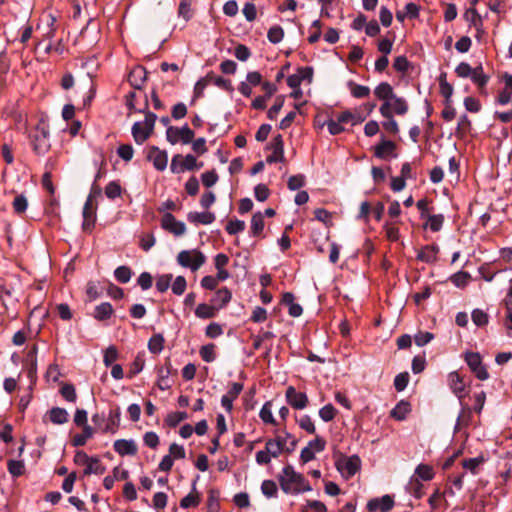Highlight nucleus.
I'll return each mask as SVG.
<instances>
[{
    "label": "nucleus",
    "instance_id": "nucleus-1",
    "mask_svg": "<svg viewBox=\"0 0 512 512\" xmlns=\"http://www.w3.org/2000/svg\"><path fill=\"white\" fill-rule=\"evenodd\" d=\"M278 481L282 491L286 494H300L312 490L305 477L294 470L291 465L282 468L278 475Z\"/></svg>",
    "mask_w": 512,
    "mask_h": 512
},
{
    "label": "nucleus",
    "instance_id": "nucleus-2",
    "mask_svg": "<svg viewBox=\"0 0 512 512\" xmlns=\"http://www.w3.org/2000/svg\"><path fill=\"white\" fill-rule=\"evenodd\" d=\"M138 112L145 114V120L143 122H135L132 126L131 133L137 144H143L152 134L157 116L148 111L147 99L145 100L144 108L139 109Z\"/></svg>",
    "mask_w": 512,
    "mask_h": 512
},
{
    "label": "nucleus",
    "instance_id": "nucleus-3",
    "mask_svg": "<svg viewBox=\"0 0 512 512\" xmlns=\"http://www.w3.org/2000/svg\"><path fill=\"white\" fill-rule=\"evenodd\" d=\"M31 145L37 155H45L50 150V131L45 121H40L31 134Z\"/></svg>",
    "mask_w": 512,
    "mask_h": 512
},
{
    "label": "nucleus",
    "instance_id": "nucleus-4",
    "mask_svg": "<svg viewBox=\"0 0 512 512\" xmlns=\"http://www.w3.org/2000/svg\"><path fill=\"white\" fill-rule=\"evenodd\" d=\"M176 260L181 267L195 272L206 262V256L198 249L182 250Z\"/></svg>",
    "mask_w": 512,
    "mask_h": 512
},
{
    "label": "nucleus",
    "instance_id": "nucleus-5",
    "mask_svg": "<svg viewBox=\"0 0 512 512\" xmlns=\"http://www.w3.org/2000/svg\"><path fill=\"white\" fill-rule=\"evenodd\" d=\"M283 452L284 449L279 440L275 438L268 439L265 444V449L256 453V462L259 465H267L271 462V458H277Z\"/></svg>",
    "mask_w": 512,
    "mask_h": 512
},
{
    "label": "nucleus",
    "instance_id": "nucleus-6",
    "mask_svg": "<svg viewBox=\"0 0 512 512\" xmlns=\"http://www.w3.org/2000/svg\"><path fill=\"white\" fill-rule=\"evenodd\" d=\"M195 169H198V161L194 155L187 154L183 157L180 154H176L172 157L170 164V170L172 173L179 174Z\"/></svg>",
    "mask_w": 512,
    "mask_h": 512
},
{
    "label": "nucleus",
    "instance_id": "nucleus-7",
    "mask_svg": "<svg viewBox=\"0 0 512 512\" xmlns=\"http://www.w3.org/2000/svg\"><path fill=\"white\" fill-rule=\"evenodd\" d=\"M465 361L471 371L479 380H487L489 373L486 367L482 363V358L477 352H467L465 355Z\"/></svg>",
    "mask_w": 512,
    "mask_h": 512
},
{
    "label": "nucleus",
    "instance_id": "nucleus-8",
    "mask_svg": "<svg viewBox=\"0 0 512 512\" xmlns=\"http://www.w3.org/2000/svg\"><path fill=\"white\" fill-rule=\"evenodd\" d=\"M336 466L343 476L350 478L359 471L361 460L357 455H352L337 461Z\"/></svg>",
    "mask_w": 512,
    "mask_h": 512
},
{
    "label": "nucleus",
    "instance_id": "nucleus-9",
    "mask_svg": "<svg viewBox=\"0 0 512 512\" xmlns=\"http://www.w3.org/2000/svg\"><path fill=\"white\" fill-rule=\"evenodd\" d=\"M267 149L272 150V154L266 158L267 163H277L284 161V142L282 135L278 134L267 145Z\"/></svg>",
    "mask_w": 512,
    "mask_h": 512
},
{
    "label": "nucleus",
    "instance_id": "nucleus-10",
    "mask_svg": "<svg viewBox=\"0 0 512 512\" xmlns=\"http://www.w3.org/2000/svg\"><path fill=\"white\" fill-rule=\"evenodd\" d=\"M287 403L294 409L301 410L307 407L308 397L306 393L297 391L293 386H289L285 393Z\"/></svg>",
    "mask_w": 512,
    "mask_h": 512
},
{
    "label": "nucleus",
    "instance_id": "nucleus-11",
    "mask_svg": "<svg viewBox=\"0 0 512 512\" xmlns=\"http://www.w3.org/2000/svg\"><path fill=\"white\" fill-rule=\"evenodd\" d=\"M162 228L173 233L176 236H181L186 232L185 223L178 221L171 213L163 215L161 220Z\"/></svg>",
    "mask_w": 512,
    "mask_h": 512
},
{
    "label": "nucleus",
    "instance_id": "nucleus-12",
    "mask_svg": "<svg viewBox=\"0 0 512 512\" xmlns=\"http://www.w3.org/2000/svg\"><path fill=\"white\" fill-rule=\"evenodd\" d=\"M83 223L82 228L86 232H91L96 222V206L91 199H86L82 211Z\"/></svg>",
    "mask_w": 512,
    "mask_h": 512
},
{
    "label": "nucleus",
    "instance_id": "nucleus-13",
    "mask_svg": "<svg viewBox=\"0 0 512 512\" xmlns=\"http://www.w3.org/2000/svg\"><path fill=\"white\" fill-rule=\"evenodd\" d=\"M394 506V500L390 495H384L380 498L370 499L367 503L369 512H389Z\"/></svg>",
    "mask_w": 512,
    "mask_h": 512
},
{
    "label": "nucleus",
    "instance_id": "nucleus-14",
    "mask_svg": "<svg viewBox=\"0 0 512 512\" xmlns=\"http://www.w3.org/2000/svg\"><path fill=\"white\" fill-rule=\"evenodd\" d=\"M379 111L380 114L386 119L382 122L383 128L391 134H397L399 132L398 123L393 118V114L390 111V105L388 104V101L382 103Z\"/></svg>",
    "mask_w": 512,
    "mask_h": 512
},
{
    "label": "nucleus",
    "instance_id": "nucleus-15",
    "mask_svg": "<svg viewBox=\"0 0 512 512\" xmlns=\"http://www.w3.org/2000/svg\"><path fill=\"white\" fill-rule=\"evenodd\" d=\"M148 160L153 162L155 169L163 171L167 167L168 155L164 150H160L158 147L153 146L150 148L148 153Z\"/></svg>",
    "mask_w": 512,
    "mask_h": 512
},
{
    "label": "nucleus",
    "instance_id": "nucleus-16",
    "mask_svg": "<svg viewBox=\"0 0 512 512\" xmlns=\"http://www.w3.org/2000/svg\"><path fill=\"white\" fill-rule=\"evenodd\" d=\"M448 384L452 392L459 398L460 401L465 397V383L460 374L456 371L449 373L448 375Z\"/></svg>",
    "mask_w": 512,
    "mask_h": 512
},
{
    "label": "nucleus",
    "instance_id": "nucleus-17",
    "mask_svg": "<svg viewBox=\"0 0 512 512\" xmlns=\"http://www.w3.org/2000/svg\"><path fill=\"white\" fill-rule=\"evenodd\" d=\"M113 448L120 456H133L138 451L137 444L132 439H118L114 442Z\"/></svg>",
    "mask_w": 512,
    "mask_h": 512
},
{
    "label": "nucleus",
    "instance_id": "nucleus-18",
    "mask_svg": "<svg viewBox=\"0 0 512 512\" xmlns=\"http://www.w3.org/2000/svg\"><path fill=\"white\" fill-rule=\"evenodd\" d=\"M147 78V72L143 66L134 67L129 75L128 82L135 89H141Z\"/></svg>",
    "mask_w": 512,
    "mask_h": 512
},
{
    "label": "nucleus",
    "instance_id": "nucleus-19",
    "mask_svg": "<svg viewBox=\"0 0 512 512\" xmlns=\"http://www.w3.org/2000/svg\"><path fill=\"white\" fill-rule=\"evenodd\" d=\"M216 219V216L212 212H189L187 214V220L195 225H209L212 224Z\"/></svg>",
    "mask_w": 512,
    "mask_h": 512
},
{
    "label": "nucleus",
    "instance_id": "nucleus-20",
    "mask_svg": "<svg viewBox=\"0 0 512 512\" xmlns=\"http://www.w3.org/2000/svg\"><path fill=\"white\" fill-rule=\"evenodd\" d=\"M121 412L119 408L111 410L107 419V423L102 428L103 433L115 434L120 426Z\"/></svg>",
    "mask_w": 512,
    "mask_h": 512
},
{
    "label": "nucleus",
    "instance_id": "nucleus-21",
    "mask_svg": "<svg viewBox=\"0 0 512 512\" xmlns=\"http://www.w3.org/2000/svg\"><path fill=\"white\" fill-rule=\"evenodd\" d=\"M231 298V291L228 288L223 287L215 292L211 299V303L216 306L217 310H219L226 306L230 302Z\"/></svg>",
    "mask_w": 512,
    "mask_h": 512
},
{
    "label": "nucleus",
    "instance_id": "nucleus-22",
    "mask_svg": "<svg viewBox=\"0 0 512 512\" xmlns=\"http://www.w3.org/2000/svg\"><path fill=\"white\" fill-rule=\"evenodd\" d=\"M374 95L377 99L382 100L384 103L394 98L395 93L393 87L388 82H381L375 87Z\"/></svg>",
    "mask_w": 512,
    "mask_h": 512
},
{
    "label": "nucleus",
    "instance_id": "nucleus-23",
    "mask_svg": "<svg viewBox=\"0 0 512 512\" xmlns=\"http://www.w3.org/2000/svg\"><path fill=\"white\" fill-rule=\"evenodd\" d=\"M411 412V405L408 401L401 400L396 406L391 410V417L398 420L403 421L407 418V415Z\"/></svg>",
    "mask_w": 512,
    "mask_h": 512
},
{
    "label": "nucleus",
    "instance_id": "nucleus-24",
    "mask_svg": "<svg viewBox=\"0 0 512 512\" xmlns=\"http://www.w3.org/2000/svg\"><path fill=\"white\" fill-rule=\"evenodd\" d=\"M439 248L436 245H426L417 254V259L425 263H433L437 259Z\"/></svg>",
    "mask_w": 512,
    "mask_h": 512
},
{
    "label": "nucleus",
    "instance_id": "nucleus-25",
    "mask_svg": "<svg viewBox=\"0 0 512 512\" xmlns=\"http://www.w3.org/2000/svg\"><path fill=\"white\" fill-rule=\"evenodd\" d=\"M172 365L170 362H167L165 366L160 367L158 369V380L157 386L160 390L165 391L171 387L168 377L171 373Z\"/></svg>",
    "mask_w": 512,
    "mask_h": 512
},
{
    "label": "nucleus",
    "instance_id": "nucleus-26",
    "mask_svg": "<svg viewBox=\"0 0 512 512\" xmlns=\"http://www.w3.org/2000/svg\"><path fill=\"white\" fill-rule=\"evenodd\" d=\"M49 420L56 425H62L68 422L69 414L66 409L53 407L48 411Z\"/></svg>",
    "mask_w": 512,
    "mask_h": 512
},
{
    "label": "nucleus",
    "instance_id": "nucleus-27",
    "mask_svg": "<svg viewBox=\"0 0 512 512\" xmlns=\"http://www.w3.org/2000/svg\"><path fill=\"white\" fill-rule=\"evenodd\" d=\"M200 503V496L196 491V481L192 484V490L191 492L186 495L184 498L180 501V507L183 509H189L192 507H197Z\"/></svg>",
    "mask_w": 512,
    "mask_h": 512
},
{
    "label": "nucleus",
    "instance_id": "nucleus-28",
    "mask_svg": "<svg viewBox=\"0 0 512 512\" xmlns=\"http://www.w3.org/2000/svg\"><path fill=\"white\" fill-rule=\"evenodd\" d=\"M95 430L90 425L83 426L81 433L73 436L71 444L74 447L84 446L90 438L93 437Z\"/></svg>",
    "mask_w": 512,
    "mask_h": 512
},
{
    "label": "nucleus",
    "instance_id": "nucleus-29",
    "mask_svg": "<svg viewBox=\"0 0 512 512\" xmlns=\"http://www.w3.org/2000/svg\"><path fill=\"white\" fill-rule=\"evenodd\" d=\"M444 220L443 214H431L426 218L423 228L430 229L432 232H438L442 229Z\"/></svg>",
    "mask_w": 512,
    "mask_h": 512
},
{
    "label": "nucleus",
    "instance_id": "nucleus-30",
    "mask_svg": "<svg viewBox=\"0 0 512 512\" xmlns=\"http://www.w3.org/2000/svg\"><path fill=\"white\" fill-rule=\"evenodd\" d=\"M106 468L101 464L100 459L97 456H91L89 462L87 463L83 474L85 476L91 474L102 475L105 472Z\"/></svg>",
    "mask_w": 512,
    "mask_h": 512
},
{
    "label": "nucleus",
    "instance_id": "nucleus-31",
    "mask_svg": "<svg viewBox=\"0 0 512 512\" xmlns=\"http://www.w3.org/2000/svg\"><path fill=\"white\" fill-rule=\"evenodd\" d=\"M388 104L390 105V111L397 115H404L409 109L407 101L402 97H397L396 95L388 101Z\"/></svg>",
    "mask_w": 512,
    "mask_h": 512
},
{
    "label": "nucleus",
    "instance_id": "nucleus-32",
    "mask_svg": "<svg viewBox=\"0 0 512 512\" xmlns=\"http://www.w3.org/2000/svg\"><path fill=\"white\" fill-rule=\"evenodd\" d=\"M396 145L391 140H385L384 138L382 141L375 146V156L378 158H385L387 155L393 153L395 150Z\"/></svg>",
    "mask_w": 512,
    "mask_h": 512
},
{
    "label": "nucleus",
    "instance_id": "nucleus-33",
    "mask_svg": "<svg viewBox=\"0 0 512 512\" xmlns=\"http://www.w3.org/2000/svg\"><path fill=\"white\" fill-rule=\"evenodd\" d=\"M217 311L216 306L213 304L201 303L195 309V315L200 319H210L216 316Z\"/></svg>",
    "mask_w": 512,
    "mask_h": 512
},
{
    "label": "nucleus",
    "instance_id": "nucleus-34",
    "mask_svg": "<svg viewBox=\"0 0 512 512\" xmlns=\"http://www.w3.org/2000/svg\"><path fill=\"white\" fill-rule=\"evenodd\" d=\"M252 236H259L264 229V215L261 212L253 214L250 223Z\"/></svg>",
    "mask_w": 512,
    "mask_h": 512
},
{
    "label": "nucleus",
    "instance_id": "nucleus-35",
    "mask_svg": "<svg viewBox=\"0 0 512 512\" xmlns=\"http://www.w3.org/2000/svg\"><path fill=\"white\" fill-rule=\"evenodd\" d=\"M351 95L357 99L368 97L370 94V88L368 86L360 85L350 80L347 83Z\"/></svg>",
    "mask_w": 512,
    "mask_h": 512
},
{
    "label": "nucleus",
    "instance_id": "nucleus-36",
    "mask_svg": "<svg viewBox=\"0 0 512 512\" xmlns=\"http://www.w3.org/2000/svg\"><path fill=\"white\" fill-rule=\"evenodd\" d=\"M113 313V307L108 302H103L95 307L94 317L103 321L109 319Z\"/></svg>",
    "mask_w": 512,
    "mask_h": 512
},
{
    "label": "nucleus",
    "instance_id": "nucleus-37",
    "mask_svg": "<svg viewBox=\"0 0 512 512\" xmlns=\"http://www.w3.org/2000/svg\"><path fill=\"white\" fill-rule=\"evenodd\" d=\"M207 77H209V83L214 84L220 89H223L227 92H233L234 87L229 79L223 78L221 76H215L213 73H208Z\"/></svg>",
    "mask_w": 512,
    "mask_h": 512
},
{
    "label": "nucleus",
    "instance_id": "nucleus-38",
    "mask_svg": "<svg viewBox=\"0 0 512 512\" xmlns=\"http://www.w3.org/2000/svg\"><path fill=\"white\" fill-rule=\"evenodd\" d=\"M407 490L417 499L422 498L424 495V485L418 478H415L414 476L411 477L407 486Z\"/></svg>",
    "mask_w": 512,
    "mask_h": 512
},
{
    "label": "nucleus",
    "instance_id": "nucleus-39",
    "mask_svg": "<svg viewBox=\"0 0 512 512\" xmlns=\"http://www.w3.org/2000/svg\"><path fill=\"white\" fill-rule=\"evenodd\" d=\"M415 478L423 481H430L434 478V471L430 465L427 464H419L415 469Z\"/></svg>",
    "mask_w": 512,
    "mask_h": 512
},
{
    "label": "nucleus",
    "instance_id": "nucleus-40",
    "mask_svg": "<svg viewBox=\"0 0 512 512\" xmlns=\"http://www.w3.org/2000/svg\"><path fill=\"white\" fill-rule=\"evenodd\" d=\"M165 339L162 334H154L148 341V349L153 354H159L164 348Z\"/></svg>",
    "mask_w": 512,
    "mask_h": 512
},
{
    "label": "nucleus",
    "instance_id": "nucleus-41",
    "mask_svg": "<svg viewBox=\"0 0 512 512\" xmlns=\"http://www.w3.org/2000/svg\"><path fill=\"white\" fill-rule=\"evenodd\" d=\"M484 461L485 459L483 456L468 458L462 461V466L465 470H468L475 475L478 473L479 467L484 463Z\"/></svg>",
    "mask_w": 512,
    "mask_h": 512
},
{
    "label": "nucleus",
    "instance_id": "nucleus-42",
    "mask_svg": "<svg viewBox=\"0 0 512 512\" xmlns=\"http://www.w3.org/2000/svg\"><path fill=\"white\" fill-rule=\"evenodd\" d=\"M470 78L479 87H485L489 81V76L483 72L482 66L473 68Z\"/></svg>",
    "mask_w": 512,
    "mask_h": 512
},
{
    "label": "nucleus",
    "instance_id": "nucleus-43",
    "mask_svg": "<svg viewBox=\"0 0 512 512\" xmlns=\"http://www.w3.org/2000/svg\"><path fill=\"white\" fill-rule=\"evenodd\" d=\"M188 417V414L184 411H176V412H171L167 415V417L165 418V423L171 427V428H175L176 426H178L182 421H184L185 419H187Z\"/></svg>",
    "mask_w": 512,
    "mask_h": 512
},
{
    "label": "nucleus",
    "instance_id": "nucleus-44",
    "mask_svg": "<svg viewBox=\"0 0 512 512\" xmlns=\"http://www.w3.org/2000/svg\"><path fill=\"white\" fill-rule=\"evenodd\" d=\"M114 276L119 283H128L132 277V270L128 266H119L114 271Z\"/></svg>",
    "mask_w": 512,
    "mask_h": 512
},
{
    "label": "nucleus",
    "instance_id": "nucleus-45",
    "mask_svg": "<svg viewBox=\"0 0 512 512\" xmlns=\"http://www.w3.org/2000/svg\"><path fill=\"white\" fill-rule=\"evenodd\" d=\"M259 417L266 424H276V421L272 414V404L270 401L266 402L262 406L259 412Z\"/></svg>",
    "mask_w": 512,
    "mask_h": 512
},
{
    "label": "nucleus",
    "instance_id": "nucleus-46",
    "mask_svg": "<svg viewBox=\"0 0 512 512\" xmlns=\"http://www.w3.org/2000/svg\"><path fill=\"white\" fill-rule=\"evenodd\" d=\"M261 491L267 498L277 497L278 487L273 480H264L261 484Z\"/></svg>",
    "mask_w": 512,
    "mask_h": 512
},
{
    "label": "nucleus",
    "instance_id": "nucleus-47",
    "mask_svg": "<svg viewBox=\"0 0 512 512\" xmlns=\"http://www.w3.org/2000/svg\"><path fill=\"white\" fill-rule=\"evenodd\" d=\"M199 354L203 361L211 363L216 359L215 345L207 344L200 348Z\"/></svg>",
    "mask_w": 512,
    "mask_h": 512
},
{
    "label": "nucleus",
    "instance_id": "nucleus-48",
    "mask_svg": "<svg viewBox=\"0 0 512 512\" xmlns=\"http://www.w3.org/2000/svg\"><path fill=\"white\" fill-rule=\"evenodd\" d=\"M283 37H284V30L279 25H274L268 30L267 38L273 44H277V43L281 42Z\"/></svg>",
    "mask_w": 512,
    "mask_h": 512
},
{
    "label": "nucleus",
    "instance_id": "nucleus-49",
    "mask_svg": "<svg viewBox=\"0 0 512 512\" xmlns=\"http://www.w3.org/2000/svg\"><path fill=\"white\" fill-rule=\"evenodd\" d=\"M470 274L465 271H458L450 277L451 282L458 288H463L468 284Z\"/></svg>",
    "mask_w": 512,
    "mask_h": 512
},
{
    "label": "nucleus",
    "instance_id": "nucleus-50",
    "mask_svg": "<svg viewBox=\"0 0 512 512\" xmlns=\"http://www.w3.org/2000/svg\"><path fill=\"white\" fill-rule=\"evenodd\" d=\"M121 193H122V188H121L120 184L115 181L109 182L105 187V195L109 199L114 200V199L120 197Z\"/></svg>",
    "mask_w": 512,
    "mask_h": 512
},
{
    "label": "nucleus",
    "instance_id": "nucleus-51",
    "mask_svg": "<svg viewBox=\"0 0 512 512\" xmlns=\"http://www.w3.org/2000/svg\"><path fill=\"white\" fill-rule=\"evenodd\" d=\"M172 279V274H163L158 276L156 279V289L161 293L166 292L171 285Z\"/></svg>",
    "mask_w": 512,
    "mask_h": 512
},
{
    "label": "nucleus",
    "instance_id": "nucleus-52",
    "mask_svg": "<svg viewBox=\"0 0 512 512\" xmlns=\"http://www.w3.org/2000/svg\"><path fill=\"white\" fill-rule=\"evenodd\" d=\"M296 421L300 428L307 433L314 434L316 432L314 422L309 415H302L299 419H296Z\"/></svg>",
    "mask_w": 512,
    "mask_h": 512
},
{
    "label": "nucleus",
    "instance_id": "nucleus-53",
    "mask_svg": "<svg viewBox=\"0 0 512 512\" xmlns=\"http://www.w3.org/2000/svg\"><path fill=\"white\" fill-rule=\"evenodd\" d=\"M336 414L337 410L332 404H326L319 410V416L324 422L332 421Z\"/></svg>",
    "mask_w": 512,
    "mask_h": 512
},
{
    "label": "nucleus",
    "instance_id": "nucleus-54",
    "mask_svg": "<svg viewBox=\"0 0 512 512\" xmlns=\"http://www.w3.org/2000/svg\"><path fill=\"white\" fill-rule=\"evenodd\" d=\"M473 323L478 326L482 327L488 324V315L485 311L481 309H474L471 314Z\"/></svg>",
    "mask_w": 512,
    "mask_h": 512
},
{
    "label": "nucleus",
    "instance_id": "nucleus-55",
    "mask_svg": "<svg viewBox=\"0 0 512 512\" xmlns=\"http://www.w3.org/2000/svg\"><path fill=\"white\" fill-rule=\"evenodd\" d=\"M61 396L68 402H75L77 394L74 385L66 383L60 388Z\"/></svg>",
    "mask_w": 512,
    "mask_h": 512
},
{
    "label": "nucleus",
    "instance_id": "nucleus-56",
    "mask_svg": "<svg viewBox=\"0 0 512 512\" xmlns=\"http://www.w3.org/2000/svg\"><path fill=\"white\" fill-rule=\"evenodd\" d=\"M8 471L13 477H19L24 473L25 465L19 460H9Z\"/></svg>",
    "mask_w": 512,
    "mask_h": 512
},
{
    "label": "nucleus",
    "instance_id": "nucleus-57",
    "mask_svg": "<svg viewBox=\"0 0 512 512\" xmlns=\"http://www.w3.org/2000/svg\"><path fill=\"white\" fill-rule=\"evenodd\" d=\"M226 231L230 235H236L245 229V222L243 220H230L226 225Z\"/></svg>",
    "mask_w": 512,
    "mask_h": 512
},
{
    "label": "nucleus",
    "instance_id": "nucleus-58",
    "mask_svg": "<svg viewBox=\"0 0 512 512\" xmlns=\"http://www.w3.org/2000/svg\"><path fill=\"white\" fill-rule=\"evenodd\" d=\"M118 358L117 348L113 345L109 346L103 356V363L106 367H110Z\"/></svg>",
    "mask_w": 512,
    "mask_h": 512
},
{
    "label": "nucleus",
    "instance_id": "nucleus-59",
    "mask_svg": "<svg viewBox=\"0 0 512 512\" xmlns=\"http://www.w3.org/2000/svg\"><path fill=\"white\" fill-rule=\"evenodd\" d=\"M186 287L187 282L184 276H177L171 285L172 292L177 296L184 294Z\"/></svg>",
    "mask_w": 512,
    "mask_h": 512
},
{
    "label": "nucleus",
    "instance_id": "nucleus-60",
    "mask_svg": "<svg viewBox=\"0 0 512 512\" xmlns=\"http://www.w3.org/2000/svg\"><path fill=\"white\" fill-rule=\"evenodd\" d=\"M408 383H409L408 372L399 373L394 378V387H395L396 391H398V392L405 390Z\"/></svg>",
    "mask_w": 512,
    "mask_h": 512
},
{
    "label": "nucleus",
    "instance_id": "nucleus-61",
    "mask_svg": "<svg viewBox=\"0 0 512 512\" xmlns=\"http://www.w3.org/2000/svg\"><path fill=\"white\" fill-rule=\"evenodd\" d=\"M305 184V176L302 174H297L289 177L287 186L291 191L298 190L302 188Z\"/></svg>",
    "mask_w": 512,
    "mask_h": 512
},
{
    "label": "nucleus",
    "instance_id": "nucleus-62",
    "mask_svg": "<svg viewBox=\"0 0 512 512\" xmlns=\"http://www.w3.org/2000/svg\"><path fill=\"white\" fill-rule=\"evenodd\" d=\"M219 177L215 170L206 171L201 175V181L205 187H212L218 181Z\"/></svg>",
    "mask_w": 512,
    "mask_h": 512
},
{
    "label": "nucleus",
    "instance_id": "nucleus-63",
    "mask_svg": "<svg viewBox=\"0 0 512 512\" xmlns=\"http://www.w3.org/2000/svg\"><path fill=\"white\" fill-rule=\"evenodd\" d=\"M270 190L265 184H258L254 188V196L257 201L264 202L268 199Z\"/></svg>",
    "mask_w": 512,
    "mask_h": 512
},
{
    "label": "nucleus",
    "instance_id": "nucleus-64",
    "mask_svg": "<svg viewBox=\"0 0 512 512\" xmlns=\"http://www.w3.org/2000/svg\"><path fill=\"white\" fill-rule=\"evenodd\" d=\"M13 209L16 213L21 214L26 211L28 202L24 195H17L13 200Z\"/></svg>",
    "mask_w": 512,
    "mask_h": 512
}]
</instances>
